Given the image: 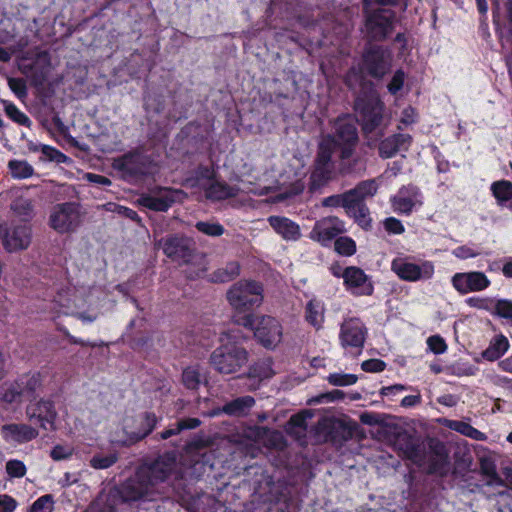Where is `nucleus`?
I'll return each mask as SVG.
<instances>
[{
  "mask_svg": "<svg viewBox=\"0 0 512 512\" xmlns=\"http://www.w3.org/2000/svg\"><path fill=\"white\" fill-rule=\"evenodd\" d=\"M81 224L79 205L65 202L52 207L49 216L50 227L60 234L74 232Z\"/></svg>",
  "mask_w": 512,
  "mask_h": 512,
  "instance_id": "nucleus-9",
  "label": "nucleus"
},
{
  "mask_svg": "<svg viewBox=\"0 0 512 512\" xmlns=\"http://www.w3.org/2000/svg\"><path fill=\"white\" fill-rule=\"evenodd\" d=\"M26 416L32 420H37L43 429H53L57 412L53 401L41 398L35 402H31L26 407Z\"/></svg>",
  "mask_w": 512,
  "mask_h": 512,
  "instance_id": "nucleus-15",
  "label": "nucleus"
},
{
  "mask_svg": "<svg viewBox=\"0 0 512 512\" xmlns=\"http://www.w3.org/2000/svg\"><path fill=\"white\" fill-rule=\"evenodd\" d=\"M240 189L221 182H213L206 190V196L213 200H223L238 195Z\"/></svg>",
  "mask_w": 512,
  "mask_h": 512,
  "instance_id": "nucleus-32",
  "label": "nucleus"
},
{
  "mask_svg": "<svg viewBox=\"0 0 512 512\" xmlns=\"http://www.w3.org/2000/svg\"><path fill=\"white\" fill-rule=\"evenodd\" d=\"M495 313L512 323V301L498 300L495 304Z\"/></svg>",
  "mask_w": 512,
  "mask_h": 512,
  "instance_id": "nucleus-55",
  "label": "nucleus"
},
{
  "mask_svg": "<svg viewBox=\"0 0 512 512\" xmlns=\"http://www.w3.org/2000/svg\"><path fill=\"white\" fill-rule=\"evenodd\" d=\"M366 338V328L359 319L345 320L341 325L340 340L343 347L362 348Z\"/></svg>",
  "mask_w": 512,
  "mask_h": 512,
  "instance_id": "nucleus-18",
  "label": "nucleus"
},
{
  "mask_svg": "<svg viewBox=\"0 0 512 512\" xmlns=\"http://www.w3.org/2000/svg\"><path fill=\"white\" fill-rule=\"evenodd\" d=\"M349 213H353L356 222L364 229L371 226V218L369 217V209L365 204H358L351 209H347Z\"/></svg>",
  "mask_w": 512,
  "mask_h": 512,
  "instance_id": "nucleus-45",
  "label": "nucleus"
},
{
  "mask_svg": "<svg viewBox=\"0 0 512 512\" xmlns=\"http://www.w3.org/2000/svg\"><path fill=\"white\" fill-rule=\"evenodd\" d=\"M240 274V264L237 261L228 262L224 267L218 268L211 274V280L215 283L232 281Z\"/></svg>",
  "mask_w": 512,
  "mask_h": 512,
  "instance_id": "nucleus-34",
  "label": "nucleus"
},
{
  "mask_svg": "<svg viewBox=\"0 0 512 512\" xmlns=\"http://www.w3.org/2000/svg\"><path fill=\"white\" fill-rule=\"evenodd\" d=\"M336 150V143L331 136H322L314 159L308 189L311 193L319 192L335 177V166L332 155Z\"/></svg>",
  "mask_w": 512,
  "mask_h": 512,
  "instance_id": "nucleus-4",
  "label": "nucleus"
},
{
  "mask_svg": "<svg viewBox=\"0 0 512 512\" xmlns=\"http://www.w3.org/2000/svg\"><path fill=\"white\" fill-rule=\"evenodd\" d=\"M491 189L500 205H503L512 198V183L509 181L494 182Z\"/></svg>",
  "mask_w": 512,
  "mask_h": 512,
  "instance_id": "nucleus-41",
  "label": "nucleus"
},
{
  "mask_svg": "<svg viewBox=\"0 0 512 512\" xmlns=\"http://www.w3.org/2000/svg\"><path fill=\"white\" fill-rule=\"evenodd\" d=\"M254 403L253 397L243 396L226 403L222 411L227 415L239 417L246 415Z\"/></svg>",
  "mask_w": 512,
  "mask_h": 512,
  "instance_id": "nucleus-31",
  "label": "nucleus"
},
{
  "mask_svg": "<svg viewBox=\"0 0 512 512\" xmlns=\"http://www.w3.org/2000/svg\"><path fill=\"white\" fill-rule=\"evenodd\" d=\"M417 204H421L419 190L413 185L402 187L397 195L392 198L394 210L401 213L409 214Z\"/></svg>",
  "mask_w": 512,
  "mask_h": 512,
  "instance_id": "nucleus-24",
  "label": "nucleus"
},
{
  "mask_svg": "<svg viewBox=\"0 0 512 512\" xmlns=\"http://www.w3.org/2000/svg\"><path fill=\"white\" fill-rule=\"evenodd\" d=\"M11 175L14 178L24 179L32 176L34 170L33 167L26 161L11 160L8 163Z\"/></svg>",
  "mask_w": 512,
  "mask_h": 512,
  "instance_id": "nucleus-44",
  "label": "nucleus"
},
{
  "mask_svg": "<svg viewBox=\"0 0 512 512\" xmlns=\"http://www.w3.org/2000/svg\"><path fill=\"white\" fill-rule=\"evenodd\" d=\"M209 362L221 374L237 373L247 364L248 352L237 343L228 341L211 353Z\"/></svg>",
  "mask_w": 512,
  "mask_h": 512,
  "instance_id": "nucleus-5",
  "label": "nucleus"
},
{
  "mask_svg": "<svg viewBox=\"0 0 512 512\" xmlns=\"http://www.w3.org/2000/svg\"><path fill=\"white\" fill-rule=\"evenodd\" d=\"M180 191L171 189H160L158 195L143 194L139 197L138 203L153 211H167L176 201V196Z\"/></svg>",
  "mask_w": 512,
  "mask_h": 512,
  "instance_id": "nucleus-20",
  "label": "nucleus"
},
{
  "mask_svg": "<svg viewBox=\"0 0 512 512\" xmlns=\"http://www.w3.org/2000/svg\"><path fill=\"white\" fill-rule=\"evenodd\" d=\"M430 449L428 473L446 476L449 471V461L445 446L440 442H431Z\"/></svg>",
  "mask_w": 512,
  "mask_h": 512,
  "instance_id": "nucleus-22",
  "label": "nucleus"
},
{
  "mask_svg": "<svg viewBox=\"0 0 512 512\" xmlns=\"http://www.w3.org/2000/svg\"><path fill=\"white\" fill-rule=\"evenodd\" d=\"M6 472L11 477L21 478L26 474V466L20 460H10L6 463Z\"/></svg>",
  "mask_w": 512,
  "mask_h": 512,
  "instance_id": "nucleus-53",
  "label": "nucleus"
},
{
  "mask_svg": "<svg viewBox=\"0 0 512 512\" xmlns=\"http://www.w3.org/2000/svg\"><path fill=\"white\" fill-rule=\"evenodd\" d=\"M274 374L272 370V361L262 359L249 368L248 376L259 380L270 378Z\"/></svg>",
  "mask_w": 512,
  "mask_h": 512,
  "instance_id": "nucleus-39",
  "label": "nucleus"
},
{
  "mask_svg": "<svg viewBox=\"0 0 512 512\" xmlns=\"http://www.w3.org/2000/svg\"><path fill=\"white\" fill-rule=\"evenodd\" d=\"M395 13L389 9H379L372 12L366 19V30L369 37L375 41L384 40L392 31Z\"/></svg>",
  "mask_w": 512,
  "mask_h": 512,
  "instance_id": "nucleus-12",
  "label": "nucleus"
},
{
  "mask_svg": "<svg viewBox=\"0 0 512 512\" xmlns=\"http://www.w3.org/2000/svg\"><path fill=\"white\" fill-rule=\"evenodd\" d=\"M39 148L42 154L46 157V160L53 161L56 163H65L69 159L65 154L51 146L40 145Z\"/></svg>",
  "mask_w": 512,
  "mask_h": 512,
  "instance_id": "nucleus-51",
  "label": "nucleus"
},
{
  "mask_svg": "<svg viewBox=\"0 0 512 512\" xmlns=\"http://www.w3.org/2000/svg\"><path fill=\"white\" fill-rule=\"evenodd\" d=\"M195 227L198 231L213 237L221 236L224 233V228L222 225L218 223H210V222H197Z\"/></svg>",
  "mask_w": 512,
  "mask_h": 512,
  "instance_id": "nucleus-50",
  "label": "nucleus"
},
{
  "mask_svg": "<svg viewBox=\"0 0 512 512\" xmlns=\"http://www.w3.org/2000/svg\"><path fill=\"white\" fill-rule=\"evenodd\" d=\"M262 292L263 288L258 282L241 280L227 291V300L234 309L245 311L262 303Z\"/></svg>",
  "mask_w": 512,
  "mask_h": 512,
  "instance_id": "nucleus-7",
  "label": "nucleus"
},
{
  "mask_svg": "<svg viewBox=\"0 0 512 512\" xmlns=\"http://www.w3.org/2000/svg\"><path fill=\"white\" fill-rule=\"evenodd\" d=\"M137 421L139 422V427L136 430H126L128 444L136 443L147 437L155 428L157 417L154 413L145 412Z\"/></svg>",
  "mask_w": 512,
  "mask_h": 512,
  "instance_id": "nucleus-28",
  "label": "nucleus"
},
{
  "mask_svg": "<svg viewBox=\"0 0 512 512\" xmlns=\"http://www.w3.org/2000/svg\"><path fill=\"white\" fill-rule=\"evenodd\" d=\"M73 453V448L70 446L56 445L50 452L53 460L59 461L69 458Z\"/></svg>",
  "mask_w": 512,
  "mask_h": 512,
  "instance_id": "nucleus-59",
  "label": "nucleus"
},
{
  "mask_svg": "<svg viewBox=\"0 0 512 512\" xmlns=\"http://www.w3.org/2000/svg\"><path fill=\"white\" fill-rule=\"evenodd\" d=\"M342 162V171L345 173L361 172L365 170V164L359 156L355 157L349 163H346L345 161Z\"/></svg>",
  "mask_w": 512,
  "mask_h": 512,
  "instance_id": "nucleus-62",
  "label": "nucleus"
},
{
  "mask_svg": "<svg viewBox=\"0 0 512 512\" xmlns=\"http://www.w3.org/2000/svg\"><path fill=\"white\" fill-rule=\"evenodd\" d=\"M394 445L413 463L418 466L424 465L426 460L425 446L417 437L404 429H400L396 432Z\"/></svg>",
  "mask_w": 512,
  "mask_h": 512,
  "instance_id": "nucleus-13",
  "label": "nucleus"
},
{
  "mask_svg": "<svg viewBox=\"0 0 512 512\" xmlns=\"http://www.w3.org/2000/svg\"><path fill=\"white\" fill-rule=\"evenodd\" d=\"M391 267L401 279L406 281L429 279L434 273V267L430 262H424L421 265H417L404 258L394 259Z\"/></svg>",
  "mask_w": 512,
  "mask_h": 512,
  "instance_id": "nucleus-14",
  "label": "nucleus"
},
{
  "mask_svg": "<svg viewBox=\"0 0 512 512\" xmlns=\"http://www.w3.org/2000/svg\"><path fill=\"white\" fill-rule=\"evenodd\" d=\"M345 231L344 223L337 217H326L317 221L310 232V238L321 244H327Z\"/></svg>",
  "mask_w": 512,
  "mask_h": 512,
  "instance_id": "nucleus-17",
  "label": "nucleus"
},
{
  "mask_svg": "<svg viewBox=\"0 0 512 512\" xmlns=\"http://www.w3.org/2000/svg\"><path fill=\"white\" fill-rule=\"evenodd\" d=\"M454 287L462 294L470 291H481L487 288L490 281L482 272L458 273L452 279Z\"/></svg>",
  "mask_w": 512,
  "mask_h": 512,
  "instance_id": "nucleus-19",
  "label": "nucleus"
},
{
  "mask_svg": "<svg viewBox=\"0 0 512 512\" xmlns=\"http://www.w3.org/2000/svg\"><path fill=\"white\" fill-rule=\"evenodd\" d=\"M22 399L36 400L43 388V377L39 372L25 373L15 379Z\"/></svg>",
  "mask_w": 512,
  "mask_h": 512,
  "instance_id": "nucleus-21",
  "label": "nucleus"
},
{
  "mask_svg": "<svg viewBox=\"0 0 512 512\" xmlns=\"http://www.w3.org/2000/svg\"><path fill=\"white\" fill-rule=\"evenodd\" d=\"M405 74L402 70H397L388 84V90L391 94H396L403 87Z\"/></svg>",
  "mask_w": 512,
  "mask_h": 512,
  "instance_id": "nucleus-61",
  "label": "nucleus"
},
{
  "mask_svg": "<svg viewBox=\"0 0 512 512\" xmlns=\"http://www.w3.org/2000/svg\"><path fill=\"white\" fill-rule=\"evenodd\" d=\"M0 401L6 404H20L23 401L15 380L5 381L0 385Z\"/></svg>",
  "mask_w": 512,
  "mask_h": 512,
  "instance_id": "nucleus-35",
  "label": "nucleus"
},
{
  "mask_svg": "<svg viewBox=\"0 0 512 512\" xmlns=\"http://www.w3.org/2000/svg\"><path fill=\"white\" fill-rule=\"evenodd\" d=\"M205 381L198 366L186 367L182 372V383L190 390H197Z\"/></svg>",
  "mask_w": 512,
  "mask_h": 512,
  "instance_id": "nucleus-37",
  "label": "nucleus"
},
{
  "mask_svg": "<svg viewBox=\"0 0 512 512\" xmlns=\"http://www.w3.org/2000/svg\"><path fill=\"white\" fill-rule=\"evenodd\" d=\"M356 429V424L345 423L339 420L334 421L329 425L326 440L330 441L336 446H341L343 443L353 437Z\"/></svg>",
  "mask_w": 512,
  "mask_h": 512,
  "instance_id": "nucleus-27",
  "label": "nucleus"
},
{
  "mask_svg": "<svg viewBox=\"0 0 512 512\" xmlns=\"http://www.w3.org/2000/svg\"><path fill=\"white\" fill-rule=\"evenodd\" d=\"M113 167L130 176L142 175L146 171L145 158L138 152H130L115 159Z\"/></svg>",
  "mask_w": 512,
  "mask_h": 512,
  "instance_id": "nucleus-23",
  "label": "nucleus"
},
{
  "mask_svg": "<svg viewBox=\"0 0 512 512\" xmlns=\"http://www.w3.org/2000/svg\"><path fill=\"white\" fill-rule=\"evenodd\" d=\"M11 210L23 220H29L33 216V203L30 199L18 197L11 203Z\"/></svg>",
  "mask_w": 512,
  "mask_h": 512,
  "instance_id": "nucleus-40",
  "label": "nucleus"
},
{
  "mask_svg": "<svg viewBox=\"0 0 512 512\" xmlns=\"http://www.w3.org/2000/svg\"><path fill=\"white\" fill-rule=\"evenodd\" d=\"M449 427L465 436H468V437L478 440V441H482V440L486 439V436L484 433H482L481 431L472 427L470 424L462 422V421H453V422H451Z\"/></svg>",
  "mask_w": 512,
  "mask_h": 512,
  "instance_id": "nucleus-43",
  "label": "nucleus"
},
{
  "mask_svg": "<svg viewBox=\"0 0 512 512\" xmlns=\"http://www.w3.org/2000/svg\"><path fill=\"white\" fill-rule=\"evenodd\" d=\"M119 459V455L117 452L110 453H96L89 460V464L92 468L101 470L108 469L113 466Z\"/></svg>",
  "mask_w": 512,
  "mask_h": 512,
  "instance_id": "nucleus-38",
  "label": "nucleus"
},
{
  "mask_svg": "<svg viewBox=\"0 0 512 512\" xmlns=\"http://www.w3.org/2000/svg\"><path fill=\"white\" fill-rule=\"evenodd\" d=\"M344 397V393L341 390H333L331 392L322 393L315 398H312L309 403H321V402H332L337 399H342Z\"/></svg>",
  "mask_w": 512,
  "mask_h": 512,
  "instance_id": "nucleus-58",
  "label": "nucleus"
},
{
  "mask_svg": "<svg viewBox=\"0 0 512 512\" xmlns=\"http://www.w3.org/2000/svg\"><path fill=\"white\" fill-rule=\"evenodd\" d=\"M175 465L176 456L173 453L161 455L152 462L140 465L133 475L104 495L107 511L118 512L120 505L133 507L162 498L160 485L168 479Z\"/></svg>",
  "mask_w": 512,
  "mask_h": 512,
  "instance_id": "nucleus-1",
  "label": "nucleus"
},
{
  "mask_svg": "<svg viewBox=\"0 0 512 512\" xmlns=\"http://www.w3.org/2000/svg\"><path fill=\"white\" fill-rule=\"evenodd\" d=\"M344 284L354 295L370 296L373 293V285L364 271L356 266H349L342 273Z\"/></svg>",
  "mask_w": 512,
  "mask_h": 512,
  "instance_id": "nucleus-16",
  "label": "nucleus"
},
{
  "mask_svg": "<svg viewBox=\"0 0 512 512\" xmlns=\"http://www.w3.org/2000/svg\"><path fill=\"white\" fill-rule=\"evenodd\" d=\"M378 190V184L375 179L360 182L355 188L345 192V201L351 207L364 204L367 197H372Z\"/></svg>",
  "mask_w": 512,
  "mask_h": 512,
  "instance_id": "nucleus-26",
  "label": "nucleus"
},
{
  "mask_svg": "<svg viewBox=\"0 0 512 512\" xmlns=\"http://www.w3.org/2000/svg\"><path fill=\"white\" fill-rule=\"evenodd\" d=\"M53 499L51 495H44L38 498L30 508L29 512H52Z\"/></svg>",
  "mask_w": 512,
  "mask_h": 512,
  "instance_id": "nucleus-52",
  "label": "nucleus"
},
{
  "mask_svg": "<svg viewBox=\"0 0 512 512\" xmlns=\"http://www.w3.org/2000/svg\"><path fill=\"white\" fill-rule=\"evenodd\" d=\"M17 506V502L11 496L0 495V512H13Z\"/></svg>",
  "mask_w": 512,
  "mask_h": 512,
  "instance_id": "nucleus-64",
  "label": "nucleus"
},
{
  "mask_svg": "<svg viewBox=\"0 0 512 512\" xmlns=\"http://www.w3.org/2000/svg\"><path fill=\"white\" fill-rule=\"evenodd\" d=\"M0 236L4 248L9 252L25 250L32 241V230L27 224H18L8 227L0 225Z\"/></svg>",
  "mask_w": 512,
  "mask_h": 512,
  "instance_id": "nucleus-11",
  "label": "nucleus"
},
{
  "mask_svg": "<svg viewBox=\"0 0 512 512\" xmlns=\"http://www.w3.org/2000/svg\"><path fill=\"white\" fill-rule=\"evenodd\" d=\"M335 251L343 256H351L356 252V244L349 237H339L334 243Z\"/></svg>",
  "mask_w": 512,
  "mask_h": 512,
  "instance_id": "nucleus-48",
  "label": "nucleus"
},
{
  "mask_svg": "<svg viewBox=\"0 0 512 512\" xmlns=\"http://www.w3.org/2000/svg\"><path fill=\"white\" fill-rule=\"evenodd\" d=\"M353 81H360V90L356 93L354 110L364 135L369 137L382 123L383 104L372 82L364 80L357 72L350 71L346 77V83L352 87Z\"/></svg>",
  "mask_w": 512,
  "mask_h": 512,
  "instance_id": "nucleus-2",
  "label": "nucleus"
},
{
  "mask_svg": "<svg viewBox=\"0 0 512 512\" xmlns=\"http://www.w3.org/2000/svg\"><path fill=\"white\" fill-rule=\"evenodd\" d=\"M326 136L334 138L336 149H340L341 161H346L353 156L359 138L355 122L350 117L338 118L334 123L333 134Z\"/></svg>",
  "mask_w": 512,
  "mask_h": 512,
  "instance_id": "nucleus-8",
  "label": "nucleus"
},
{
  "mask_svg": "<svg viewBox=\"0 0 512 512\" xmlns=\"http://www.w3.org/2000/svg\"><path fill=\"white\" fill-rule=\"evenodd\" d=\"M509 347L507 338L503 335L497 336L489 345V347L483 351L482 356L489 360L494 361L499 359Z\"/></svg>",
  "mask_w": 512,
  "mask_h": 512,
  "instance_id": "nucleus-36",
  "label": "nucleus"
},
{
  "mask_svg": "<svg viewBox=\"0 0 512 512\" xmlns=\"http://www.w3.org/2000/svg\"><path fill=\"white\" fill-rule=\"evenodd\" d=\"M322 205L324 207H337L342 205L346 209H351V205L347 204L345 201V193L341 195H332L326 197L325 199H323Z\"/></svg>",
  "mask_w": 512,
  "mask_h": 512,
  "instance_id": "nucleus-60",
  "label": "nucleus"
},
{
  "mask_svg": "<svg viewBox=\"0 0 512 512\" xmlns=\"http://www.w3.org/2000/svg\"><path fill=\"white\" fill-rule=\"evenodd\" d=\"M5 112L14 122L18 123L19 125L30 127V119L24 113H22L14 104H7L5 106Z\"/></svg>",
  "mask_w": 512,
  "mask_h": 512,
  "instance_id": "nucleus-49",
  "label": "nucleus"
},
{
  "mask_svg": "<svg viewBox=\"0 0 512 512\" xmlns=\"http://www.w3.org/2000/svg\"><path fill=\"white\" fill-rule=\"evenodd\" d=\"M329 382L335 386H347L356 383L357 376L354 374H331L328 377Z\"/></svg>",
  "mask_w": 512,
  "mask_h": 512,
  "instance_id": "nucleus-54",
  "label": "nucleus"
},
{
  "mask_svg": "<svg viewBox=\"0 0 512 512\" xmlns=\"http://www.w3.org/2000/svg\"><path fill=\"white\" fill-rule=\"evenodd\" d=\"M9 88L18 96L24 97L27 94L26 83L22 78H8Z\"/></svg>",
  "mask_w": 512,
  "mask_h": 512,
  "instance_id": "nucleus-57",
  "label": "nucleus"
},
{
  "mask_svg": "<svg viewBox=\"0 0 512 512\" xmlns=\"http://www.w3.org/2000/svg\"><path fill=\"white\" fill-rule=\"evenodd\" d=\"M480 471L483 476L487 477L486 484L488 486H503L505 484L496 471V464L492 457L480 458Z\"/></svg>",
  "mask_w": 512,
  "mask_h": 512,
  "instance_id": "nucleus-33",
  "label": "nucleus"
},
{
  "mask_svg": "<svg viewBox=\"0 0 512 512\" xmlns=\"http://www.w3.org/2000/svg\"><path fill=\"white\" fill-rule=\"evenodd\" d=\"M307 417H311V415L308 412L293 415L288 422L289 431L298 436L304 435L307 429Z\"/></svg>",
  "mask_w": 512,
  "mask_h": 512,
  "instance_id": "nucleus-46",
  "label": "nucleus"
},
{
  "mask_svg": "<svg viewBox=\"0 0 512 512\" xmlns=\"http://www.w3.org/2000/svg\"><path fill=\"white\" fill-rule=\"evenodd\" d=\"M361 367L365 372H381L385 369L386 364L379 359H369L364 361Z\"/></svg>",
  "mask_w": 512,
  "mask_h": 512,
  "instance_id": "nucleus-63",
  "label": "nucleus"
},
{
  "mask_svg": "<svg viewBox=\"0 0 512 512\" xmlns=\"http://www.w3.org/2000/svg\"><path fill=\"white\" fill-rule=\"evenodd\" d=\"M158 246L173 262L193 267L194 276H199L200 272L206 271L205 255L197 250L191 238L180 234L168 235L158 241Z\"/></svg>",
  "mask_w": 512,
  "mask_h": 512,
  "instance_id": "nucleus-3",
  "label": "nucleus"
},
{
  "mask_svg": "<svg viewBox=\"0 0 512 512\" xmlns=\"http://www.w3.org/2000/svg\"><path fill=\"white\" fill-rule=\"evenodd\" d=\"M427 344L429 349L435 354L444 353L447 349V345L444 339L438 335H434L428 338Z\"/></svg>",
  "mask_w": 512,
  "mask_h": 512,
  "instance_id": "nucleus-56",
  "label": "nucleus"
},
{
  "mask_svg": "<svg viewBox=\"0 0 512 512\" xmlns=\"http://www.w3.org/2000/svg\"><path fill=\"white\" fill-rule=\"evenodd\" d=\"M411 141L409 134H395L387 137L379 144V155L382 158H391L398 152L407 151Z\"/></svg>",
  "mask_w": 512,
  "mask_h": 512,
  "instance_id": "nucleus-25",
  "label": "nucleus"
},
{
  "mask_svg": "<svg viewBox=\"0 0 512 512\" xmlns=\"http://www.w3.org/2000/svg\"><path fill=\"white\" fill-rule=\"evenodd\" d=\"M306 320L316 328H319L323 322V307L314 300L308 302L306 306Z\"/></svg>",
  "mask_w": 512,
  "mask_h": 512,
  "instance_id": "nucleus-42",
  "label": "nucleus"
},
{
  "mask_svg": "<svg viewBox=\"0 0 512 512\" xmlns=\"http://www.w3.org/2000/svg\"><path fill=\"white\" fill-rule=\"evenodd\" d=\"M268 222L285 240H297L300 237L299 225L286 217L270 216Z\"/></svg>",
  "mask_w": 512,
  "mask_h": 512,
  "instance_id": "nucleus-29",
  "label": "nucleus"
},
{
  "mask_svg": "<svg viewBox=\"0 0 512 512\" xmlns=\"http://www.w3.org/2000/svg\"><path fill=\"white\" fill-rule=\"evenodd\" d=\"M237 323L253 330L255 337L265 347H274L282 339V327L271 316L244 315Z\"/></svg>",
  "mask_w": 512,
  "mask_h": 512,
  "instance_id": "nucleus-6",
  "label": "nucleus"
},
{
  "mask_svg": "<svg viewBox=\"0 0 512 512\" xmlns=\"http://www.w3.org/2000/svg\"><path fill=\"white\" fill-rule=\"evenodd\" d=\"M2 431L5 437L18 443L29 442L38 436V431L27 424H6L2 426Z\"/></svg>",
  "mask_w": 512,
  "mask_h": 512,
  "instance_id": "nucleus-30",
  "label": "nucleus"
},
{
  "mask_svg": "<svg viewBox=\"0 0 512 512\" xmlns=\"http://www.w3.org/2000/svg\"><path fill=\"white\" fill-rule=\"evenodd\" d=\"M50 74V65L39 66L36 64L32 68L31 83L35 87H43Z\"/></svg>",
  "mask_w": 512,
  "mask_h": 512,
  "instance_id": "nucleus-47",
  "label": "nucleus"
},
{
  "mask_svg": "<svg viewBox=\"0 0 512 512\" xmlns=\"http://www.w3.org/2000/svg\"><path fill=\"white\" fill-rule=\"evenodd\" d=\"M392 66L391 53L380 47L370 46L363 54V69L374 78H382Z\"/></svg>",
  "mask_w": 512,
  "mask_h": 512,
  "instance_id": "nucleus-10",
  "label": "nucleus"
}]
</instances>
